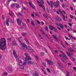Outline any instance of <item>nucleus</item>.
Wrapping results in <instances>:
<instances>
[{
    "instance_id": "1",
    "label": "nucleus",
    "mask_w": 76,
    "mask_h": 76,
    "mask_svg": "<svg viewBox=\"0 0 76 76\" xmlns=\"http://www.w3.org/2000/svg\"><path fill=\"white\" fill-rule=\"evenodd\" d=\"M6 48V40L4 38L1 39L0 41V48L2 50H4Z\"/></svg>"
},
{
    "instance_id": "2",
    "label": "nucleus",
    "mask_w": 76,
    "mask_h": 76,
    "mask_svg": "<svg viewBox=\"0 0 76 76\" xmlns=\"http://www.w3.org/2000/svg\"><path fill=\"white\" fill-rule=\"evenodd\" d=\"M24 55L26 56V60L25 61L27 62L29 64H33L34 62H31L30 60H31V59L30 58V57L28 55V54L27 53H25Z\"/></svg>"
},
{
    "instance_id": "3",
    "label": "nucleus",
    "mask_w": 76,
    "mask_h": 76,
    "mask_svg": "<svg viewBox=\"0 0 76 76\" xmlns=\"http://www.w3.org/2000/svg\"><path fill=\"white\" fill-rule=\"evenodd\" d=\"M18 41L19 42H20V44L21 46V47L23 50H27V48H28V46H27L26 45L22 42L20 41V40L18 39Z\"/></svg>"
},
{
    "instance_id": "4",
    "label": "nucleus",
    "mask_w": 76,
    "mask_h": 76,
    "mask_svg": "<svg viewBox=\"0 0 76 76\" xmlns=\"http://www.w3.org/2000/svg\"><path fill=\"white\" fill-rule=\"evenodd\" d=\"M40 2L39 1H37V3L39 4V6H40V7H42L43 9H44V10H45V9L44 8V5L41 4H44V1L43 0H39Z\"/></svg>"
},
{
    "instance_id": "5",
    "label": "nucleus",
    "mask_w": 76,
    "mask_h": 76,
    "mask_svg": "<svg viewBox=\"0 0 76 76\" xmlns=\"http://www.w3.org/2000/svg\"><path fill=\"white\" fill-rule=\"evenodd\" d=\"M63 58L61 57V59L62 61H64V60H67L68 58L66 56V55L65 54L63 53L62 54Z\"/></svg>"
},
{
    "instance_id": "6",
    "label": "nucleus",
    "mask_w": 76,
    "mask_h": 76,
    "mask_svg": "<svg viewBox=\"0 0 76 76\" xmlns=\"http://www.w3.org/2000/svg\"><path fill=\"white\" fill-rule=\"evenodd\" d=\"M16 20L18 25H20L22 23V19L20 18L17 19Z\"/></svg>"
},
{
    "instance_id": "7",
    "label": "nucleus",
    "mask_w": 76,
    "mask_h": 76,
    "mask_svg": "<svg viewBox=\"0 0 76 76\" xmlns=\"http://www.w3.org/2000/svg\"><path fill=\"white\" fill-rule=\"evenodd\" d=\"M49 28L50 30H51V31H53V29H54V31H55V32H57V29H56V28H55V27H53L51 26H50L49 27Z\"/></svg>"
},
{
    "instance_id": "8",
    "label": "nucleus",
    "mask_w": 76,
    "mask_h": 76,
    "mask_svg": "<svg viewBox=\"0 0 76 76\" xmlns=\"http://www.w3.org/2000/svg\"><path fill=\"white\" fill-rule=\"evenodd\" d=\"M46 61L47 62L49 65H52L53 64V62L50 60H48V59H47L46 60Z\"/></svg>"
},
{
    "instance_id": "9",
    "label": "nucleus",
    "mask_w": 76,
    "mask_h": 76,
    "mask_svg": "<svg viewBox=\"0 0 76 76\" xmlns=\"http://www.w3.org/2000/svg\"><path fill=\"white\" fill-rule=\"evenodd\" d=\"M26 63H28V62H26V61H25V62L23 63V65L20 66V67L22 69H24V67H25V64H26Z\"/></svg>"
},
{
    "instance_id": "10",
    "label": "nucleus",
    "mask_w": 76,
    "mask_h": 76,
    "mask_svg": "<svg viewBox=\"0 0 76 76\" xmlns=\"http://www.w3.org/2000/svg\"><path fill=\"white\" fill-rule=\"evenodd\" d=\"M56 21H58V22L61 21V18H60L58 16H57V17L56 18Z\"/></svg>"
},
{
    "instance_id": "11",
    "label": "nucleus",
    "mask_w": 76,
    "mask_h": 76,
    "mask_svg": "<svg viewBox=\"0 0 76 76\" xmlns=\"http://www.w3.org/2000/svg\"><path fill=\"white\" fill-rule=\"evenodd\" d=\"M28 50L29 52L30 53H32V52H33V49H32V48L30 46H29L28 48Z\"/></svg>"
},
{
    "instance_id": "12",
    "label": "nucleus",
    "mask_w": 76,
    "mask_h": 76,
    "mask_svg": "<svg viewBox=\"0 0 76 76\" xmlns=\"http://www.w3.org/2000/svg\"><path fill=\"white\" fill-rule=\"evenodd\" d=\"M61 15H62V16L63 18H62V19L64 20V21H66V19H65V16L63 15V11H61Z\"/></svg>"
},
{
    "instance_id": "13",
    "label": "nucleus",
    "mask_w": 76,
    "mask_h": 76,
    "mask_svg": "<svg viewBox=\"0 0 76 76\" xmlns=\"http://www.w3.org/2000/svg\"><path fill=\"white\" fill-rule=\"evenodd\" d=\"M50 5L51 8H53V6H54V4L52 1H50Z\"/></svg>"
},
{
    "instance_id": "14",
    "label": "nucleus",
    "mask_w": 76,
    "mask_h": 76,
    "mask_svg": "<svg viewBox=\"0 0 76 76\" xmlns=\"http://www.w3.org/2000/svg\"><path fill=\"white\" fill-rule=\"evenodd\" d=\"M66 54H67V55L69 57H70L71 58H72V57H73L72 54H71L70 53H69L68 52H66Z\"/></svg>"
},
{
    "instance_id": "15",
    "label": "nucleus",
    "mask_w": 76,
    "mask_h": 76,
    "mask_svg": "<svg viewBox=\"0 0 76 76\" xmlns=\"http://www.w3.org/2000/svg\"><path fill=\"white\" fill-rule=\"evenodd\" d=\"M15 6L16 8L19 9V8H20V5H19V4H18L15 3Z\"/></svg>"
},
{
    "instance_id": "16",
    "label": "nucleus",
    "mask_w": 76,
    "mask_h": 76,
    "mask_svg": "<svg viewBox=\"0 0 76 76\" xmlns=\"http://www.w3.org/2000/svg\"><path fill=\"white\" fill-rule=\"evenodd\" d=\"M53 38L56 39L57 41H59V39L58 38V37H56V36L54 35H53Z\"/></svg>"
},
{
    "instance_id": "17",
    "label": "nucleus",
    "mask_w": 76,
    "mask_h": 76,
    "mask_svg": "<svg viewBox=\"0 0 76 76\" xmlns=\"http://www.w3.org/2000/svg\"><path fill=\"white\" fill-rule=\"evenodd\" d=\"M56 4L54 5V6L55 7H58V6H59V1H57L56 2Z\"/></svg>"
},
{
    "instance_id": "18",
    "label": "nucleus",
    "mask_w": 76,
    "mask_h": 76,
    "mask_svg": "<svg viewBox=\"0 0 76 76\" xmlns=\"http://www.w3.org/2000/svg\"><path fill=\"white\" fill-rule=\"evenodd\" d=\"M31 24L32 26H35V23H34V22L33 20H31Z\"/></svg>"
},
{
    "instance_id": "19",
    "label": "nucleus",
    "mask_w": 76,
    "mask_h": 76,
    "mask_svg": "<svg viewBox=\"0 0 76 76\" xmlns=\"http://www.w3.org/2000/svg\"><path fill=\"white\" fill-rule=\"evenodd\" d=\"M13 54H14L15 57H18V56H17V54H16V53L15 50H13Z\"/></svg>"
},
{
    "instance_id": "20",
    "label": "nucleus",
    "mask_w": 76,
    "mask_h": 76,
    "mask_svg": "<svg viewBox=\"0 0 76 76\" xmlns=\"http://www.w3.org/2000/svg\"><path fill=\"white\" fill-rule=\"evenodd\" d=\"M29 4L30 6V7H31L33 8V9H34L35 8V7H34V6L32 5V3H31V2H29Z\"/></svg>"
},
{
    "instance_id": "21",
    "label": "nucleus",
    "mask_w": 76,
    "mask_h": 76,
    "mask_svg": "<svg viewBox=\"0 0 76 76\" xmlns=\"http://www.w3.org/2000/svg\"><path fill=\"white\" fill-rule=\"evenodd\" d=\"M23 62H22V61H20L18 63V64L19 65V66H20L23 65Z\"/></svg>"
},
{
    "instance_id": "22",
    "label": "nucleus",
    "mask_w": 76,
    "mask_h": 76,
    "mask_svg": "<svg viewBox=\"0 0 76 76\" xmlns=\"http://www.w3.org/2000/svg\"><path fill=\"white\" fill-rule=\"evenodd\" d=\"M12 45H13L14 46H16L17 45V44L15 42L13 41L12 43Z\"/></svg>"
},
{
    "instance_id": "23",
    "label": "nucleus",
    "mask_w": 76,
    "mask_h": 76,
    "mask_svg": "<svg viewBox=\"0 0 76 76\" xmlns=\"http://www.w3.org/2000/svg\"><path fill=\"white\" fill-rule=\"evenodd\" d=\"M43 15V16H44V17L45 18H46V19H48V18H49L48 16L47 15V14H44Z\"/></svg>"
},
{
    "instance_id": "24",
    "label": "nucleus",
    "mask_w": 76,
    "mask_h": 76,
    "mask_svg": "<svg viewBox=\"0 0 76 76\" xmlns=\"http://www.w3.org/2000/svg\"><path fill=\"white\" fill-rule=\"evenodd\" d=\"M58 26H60L61 29H63V28H64V26H63L61 24H60Z\"/></svg>"
},
{
    "instance_id": "25",
    "label": "nucleus",
    "mask_w": 76,
    "mask_h": 76,
    "mask_svg": "<svg viewBox=\"0 0 76 76\" xmlns=\"http://www.w3.org/2000/svg\"><path fill=\"white\" fill-rule=\"evenodd\" d=\"M15 3H13L12 4L11 6V7L12 9H13V8H14V7H15Z\"/></svg>"
},
{
    "instance_id": "26",
    "label": "nucleus",
    "mask_w": 76,
    "mask_h": 76,
    "mask_svg": "<svg viewBox=\"0 0 76 76\" xmlns=\"http://www.w3.org/2000/svg\"><path fill=\"white\" fill-rule=\"evenodd\" d=\"M6 24L7 26L9 25V20L7 19L6 20Z\"/></svg>"
},
{
    "instance_id": "27",
    "label": "nucleus",
    "mask_w": 76,
    "mask_h": 76,
    "mask_svg": "<svg viewBox=\"0 0 76 76\" xmlns=\"http://www.w3.org/2000/svg\"><path fill=\"white\" fill-rule=\"evenodd\" d=\"M35 56L36 60L38 61L39 60L38 57L36 55H35Z\"/></svg>"
},
{
    "instance_id": "28",
    "label": "nucleus",
    "mask_w": 76,
    "mask_h": 76,
    "mask_svg": "<svg viewBox=\"0 0 76 76\" xmlns=\"http://www.w3.org/2000/svg\"><path fill=\"white\" fill-rule=\"evenodd\" d=\"M25 40L26 42L28 44H30V43H29V41L27 39L25 38Z\"/></svg>"
},
{
    "instance_id": "29",
    "label": "nucleus",
    "mask_w": 76,
    "mask_h": 76,
    "mask_svg": "<svg viewBox=\"0 0 76 76\" xmlns=\"http://www.w3.org/2000/svg\"><path fill=\"white\" fill-rule=\"evenodd\" d=\"M38 35L39 37V38H40L41 39H43V38L42 37V36H41V34H40V33H39Z\"/></svg>"
},
{
    "instance_id": "30",
    "label": "nucleus",
    "mask_w": 76,
    "mask_h": 76,
    "mask_svg": "<svg viewBox=\"0 0 76 76\" xmlns=\"http://www.w3.org/2000/svg\"><path fill=\"white\" fill-rule=\"evenodd\" d=\"M69 51H70V52H72L73 51V49H72V48H70L69 50Z\"/></svg>"
},
{
    "instance_id": "31",
    "label": "nucleus",
    "mask_w": 76,
    "mask_h": 76,
    "mask_svg": "<svg viewBox=\"0 0 76 76\" xmlns=\"http://www.w3.org/2000/svg\"><path fill=\"white\" fill-rule=\"evenodd\" d=\"M26 33H22V35H23V36H26Z\"/></svg>"
},
{
    "instance_id": "32",
    "label": "nucleus",
    "mask_w": 76,
    "mask_h": 76,
    "mask_svg": "<svg viewBox=\"0 0 76 76\" xmlns=\"http://www.w3.org/2000/svg\"><path fill=\"white\" fill-rule=\"evenodd\" d=\"M46 70H47V71L48 72V73H50L51 72V71H50V70L48 69V68H46Z\"/></svg>"
},
{
    "instance_id": "33",
    "label": "nucleus",
    "mask_w": 76,
    "mask_h": 76,
    "mask_svg": "<svg viewBox=\"0 0 76 76\" xmlns=\"http://www.w3.org/2000/svg\"><path fill=\"white\" fill-rule=\"evenodd\" d=\"M33 76H38V74L37 73H34Z\"/></svg>"
},
{
    "instance_id": "34",
    "label": "nucleus",
    "mask_w": 76,
    "mask_h": 76,
    "mask_svg": "<svg viewBox=\"0 0 76 76\" xmlns=\"http://www.w3.org/2000/svg\"><path fill=\"white\" fill-rule=\"evenodd\" d=\"M17 15L18 16H22V14L20 13H18Z\"/></svg>"
},
{
    "instance_id": "35",
    "label": "nucleus",
    "mask_w": 76,
    "mask_h": 76,
    "mask_svg": "<svg viewBox=\"0 0 76 76\" xmlns=\"http://www.w3.org/2000/svg\"><path fill=\"white\" fill-rule=\"evenodd\" d=\"M45 29L46 31H48V27L47 26H46L45 27Z\"/></svg>"
},
{
    "instance_id": "36",
    "label": "nucleus",
    "mask_w": 76,
    "mask_h": 76,
    "mask_svg": "<svg viewBox=\"0 0 76 76\" xmlns=\"http://www.w3.org/2000/svg\"><path fill=\"white\" fill-rule=\"evenodd\" d=\"M5 18V16L3 15L2 16V19H4V18Z\"/></svg>"
},
{
    "instance_id": "37",
    "label": "nucleus",
    "mask_w": 76,
    "mask_h": 76,
    "mask_svg": "<svg viewBox=\"0 0 76 76\" xmlns=\"http://www.w3.org/2000/svg\"><path fill=\"white\" fill-rule=\"evenodd\" d=\"M65 38H66V40H67V39H68V40H69V41L70 40V39H69V38H68V37H65Z\"/></svg>"
},
{
    "instance_id": "38",
    "label": "nucleus",
    "mask_w": 76,
    "mask_h": 76,
    "mask_svg": "<svg viewBox=\"0 0 76 76\" xmlns=\"http://www.w3.org/2000/svg\"><path fill=\"white\" fill-rule=\"evenodd\" d=\"M42 64L43 65H44V66H46V63H45L43 62Z\"/></svg>"
},
{
    "instance_id": "39",
    "label": "nucleus",
    "mask_w": 76,
    "mask_h": 76,
    "mask_svg": "<svg viewBox=\"0 0 76 76\" xmlns=\"http://www.w3.org/2000/svg\"><path fill=\"white\" fill-rule=\"evenodd\" d=\"M70 75V73H69V72H67V74H66V76H69V75Z\"/></svg>"
},
{
    "instance_id": "40",
    "label": "nucleus",
    "mask_w": 76,
    "mask_h": 76,
    "mask_svg": "<svg viewBox=\"0 0 76 76\" xmlns=\"http://www.w3.org/2000/svg\"><path fill=\"white\" fill-rule=\"evenodd\" d=\"M37 22L38 23V24H39L41 23H40V22L39 21V20H37Z\"/></svg>"
},
{
    "instance_id": "41",
    "label": "nucleus",
    "mask_w": 76,
    "mask_h": 76,
    "mask_svg": "<svg viewBox=\"0 0 76 76\" xmlns=\"http://www.w3.org/2000/svg\"><path fill=\"white\" fill-rule=\"evenodd\" d=\"M73 68L74 70L76 72V67H73Z\"/></svg>"
},
{
    "instance_id": "42",
    "label": "nucleus",
    "mask_w": 76,
    "mask_h": 76,
    "mask_svg": "<svg viewBox=\"0 0 76 76\" xmlns=\"http://www.w3.org/2000/svg\"><path fill=\"white\" fill-rule=\"evenodd\" d=\"M59 64V66L61 68V69H63V66L62 65H60V64Z\"/></svg>"
},
{
    "instance_id": "43",
    "label": "nucleus",
    "mask_w": 76,
    "mask_h": 76,
    "mask_svg": "<svg viewBox=\"0 0 76 76\" xmlns=\"http://www.w3.org/2000/svg\"><path fill=\"white\" fill-rule=\"evenodd\" d=\"M41 54L42 56H44V53H41Z\"/></svg>"
},
{
    "instance_id": "44",
    "label": "nucleus",
    "mask_w": 76,
    "mask_h": 76,
    "mask_svg": "<svg viewBox=\"0 0 76 76\" xmlns=\"http://www.w3.org/2000/svg\"><path fill=\"white\" fill-rule=\"evenodd\" d=\"M68 23L69 25H70V26H72V24L71 23Z\"/></svg>"
},
{
    "instance_id": "45",
    "label": "nucleus",
    "mask_w": 76,
    "mask_h": 76,
    "mask_svg": "<svg viewBox=\"0 0 76 76\" xmlns=\"http://www.w3.org/2000/svg\"><path fill=\"white\" fill-rule=\"evenodd\" d=\"M70 18L72 19H73V16L72 15H70Z\"/></svg>"
},
{
    "instance_id": "46",
    "label": "nucleus",
    "mask_w": 76,
    "mask_h": 76,
    "mask_svg": "<svg viewBox=\"0 0 76 76\" xmlns=\"http://www.w3.org/2000/svg\"><path fill=\"white\" fill-rule=\"evenodd\" d=\"M50 41L51 42H53V39H50Z\"/></svg>"
},
{
    "instance_id": "47",
    "label": "nucleus",
    "mask_w": 76,
    "mask_h": 76,
    "mask_svg": "<svg viewBox=\"0 0 76 76\" xmlns=\"http://www.w3.org/2000/svg\"><path fill=\"white\" fill-rule=\"evenodd\" d=\"M27 22H28V23H29V22H30V20H29V19L27 18Z\"/></svg>"
},
{
    "instance_id": "48",
    "label": "nucleus",
    "mask_w": 76,
    "mask_h": 76,
    "mask_svg": "<svg viewBox=\"0 0 76 76\" xmlns=\"http://www.w3.org/2000/svg\"><path fill=\"white\" fill-rule=\"evenodd\" d=\"M4 74L5 75H7V72H4Z\"/></svg>"
},
{
    "instance_id": "49",
    "label": "nucleus",
    "mask_w": 76,
    "mask_h": 76,
    "mask_svg": "<svg viewBox=\"0 0 76 76\" xmlns=\"http://www.w3.org/2000/svg\"><path fill=\"white\" fill-rule=\"evenodd\" d=\"M31 16L32 17H33V18H34L35 17V15H34L33 14H31Z\"/></svg>"
},
{
    "instance_id": "50",
    "label": "nucleus",
    "mask_w": 76,
    "mask_h": 76,
    "mask_svg": "<svg viewBox=\"0 0 76 76\" xmlns=\"http://www.w3.org/2000/svg\"><path fill=\"white\" fill-rule=\"evenodd\" d=\"M61 45L62 46V47H63V48H65V46H64V45H63V43H61Z\"/></svg>"
},
{
    "instance_id": "51",
    "label": "nucleus",
    "mask_w": 76,
    "mask_h": 76,
    "mask_svg": "<svg viewBox=\"0 0 76 76\" xmlns=\"http://www.w3.org/2000/svg\"><path fill=\"white\" fill-rule=\"evenodd\" d=\"M69 37H70V38H72V35L69 34L68 35Z\"/></svg>"
},
{
    "instance_id": "52",
    "label": "nucleus",
    "mask_w": 76,
    "mask_h": 76,
    "mask_svg": "<svg viewBox=\"0 0 76 76\" xmlns=\"http://www.w3.org/2000/svg\"><path fill=\"white\" fill-rule=\"evenodd\" d=\"M47 3H48V4H49V5H50V2H49V1H47Z\"/></svg>"
},
{
    "instance_id": "53",
    "label": "nucleus",
    "mask_w": 76,
    "mask_h": 76,
    "mask_svg": "<svg viewBox=\"0 0 76 76\" xmlns=\"http://www.w3.org/2000/svg\"><path fill=\"white\" fill-rule=\"evenodd\" d=\"M58 29H59V30H60V31H61V28H60L59 27H58Z\"/></svg>"
},
{
    "instance_id": "54",
    "label": "nucleus",
    "mask_w": 76,
    "mask_h": 76,
    "mask_svg": "<svg viewBox=\"0 0 76 76\" xmlns=\"http://www.w3.org/2000/svg\"><path fill=\"white\" fill-rule=\"evenodd\" d=\"M9 15H10V16H11V17L12 16V15L11 13H10V12H9Z\"/></svg>"
},
{
    "instance_id": "55",
    "label": "nucleus",
    "mask_w": 76,
    "mask_h": 76,
    "mask_svg": "<svg viewBox=\"0 0 76 76\" xmlns=\"http://www.w3.org/2000/svg\"><path fill=\"white\" fill-rule=\"evenodd\" d=\"M56 46L57 48L59 49V48L58 47V44H57L56 45Z\"/></svg>"
},
{
    "instance_id": "56",
    "label": "nucleus",
    "mask_w": 76,
    "mask_h": 76,
    "mask_svg": "<svg viewBox=\"0 0 76 76\" xmlns=\"http://www.w3.org/2000/svg\"><path fill=\"white\" fill-rule=\"evenodd\" d=\"M72 19H70L69 20V22H72Z\"/></svg>"
},
{
    "instance_id": "57",
    "label": "nucleus",
    "mask_w": 76,
    "mask_h": 76,
    "mask_svg": "<svg viewBox=\"0 0 76 76\" xmlns=\"http://www.w3.org/2000/svg\"><path fill=\"white\" fill-rule=\"evenodd\" d=\"M46 37H47V38L48 39H49V37H48V35L47 34H46Z\"/></svg>"
},
{
    "instance_id": "58",
    "label": "nucleus",
    "mask_w": 76,
    "mask_h": 76,
    "mask_svg": "<svg viewBox=\"0 0 76 76\" xmlns=\"http://www.w3.org/2000/svg\"><path fill=\"white\" fill-rule=\"evenodd\" d=\"M7 70H8V71H10L9 67H7Z\"/></svg>"
},
{
    "instance_id": "59",
    "label": "nucleus",
    "mask_w": 76,
    "mask_h": 76,
    "mask_svg": "<svg viewBox=\"0 0 76 76\" xmlns=\"http://www.w3.org/2000/svg\"><path fill=\"white\" fill-rule=\"evenodd\" d=\"M35 15L36 16H39V14H36Z\"/></svg>"
},
{
    "instance_id": "60",
    "label": "nucleus",
    "mask_w": 76,
    "mask_h": 76,
    "mask_svg": "<svg viewBox=\"0 0 76 76\" xmlns=\"http://www.w3.org/2000/svg\"><path fill=\"white\" fill-rule=\"evenodd\" d=\"M59 57H63V55H61V54H60L59 55Z\"/></svg>"
},
{
    "instance_id": "61",
    "label": "nucleus",
    "mask_w": 76,
    "mask_h": 76,
    "mask_svg": "<svg viewBox=\"0 0 76 76\" xmlns=\"http://www.w3.org/2000/svg\"><path fill=\"white\" fill-rule=\"evenodd\" d=\"M55 24L56 25V26H58V24L57 23H55Z\"/></svg>"
},
{
    "instance_id": "62",
    "label": "nucleus",
    "mask_w": 76,
    "mask_h": 76,
    "mask_svg": "<svg viewBox=\"0 0 76 76\" xmlns=\"http://www.w3.org/2000/svg\"><path fill=\"white\" fill-rule=\"evenodd\" d=\"M8 41H11V38H9V39H8Z\"/></svg>"
},
{
    "instance_id": "63",
    "label": "nucleus",
    "mask_w": 76,
    "mask_h": 76,
    "mask_svg": "<svg viewBox=\"0 0 76 76\" xmlns=\"http://www.w3.org/2000/svg\"><path fill=\"white\" fill-rule=\"evenodd\" d=\"M73 39H75V40H76V38L74 37H72Z\"/></svg>"
},
{
    "instance_id": "64",
    "label": "nucleus",
    "mask_w": 76,
    "mask_h": 76,
    "mask_svg": "<svg viewBox=\"0 0 76 76\" xmlns=\"http://www.w3.org/2000/svg\"><path fill=\"white\" fill-rule=\"evenodd\" d=\"M68 66H70V65H71V64L70 63H68Z\"/></svg>"
}]
</instances>
